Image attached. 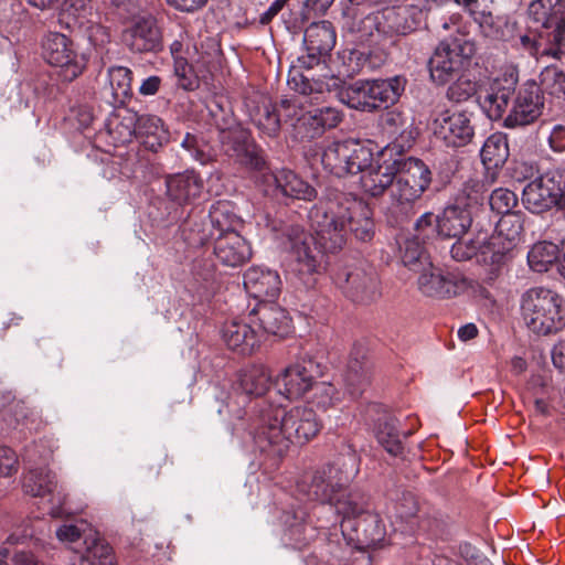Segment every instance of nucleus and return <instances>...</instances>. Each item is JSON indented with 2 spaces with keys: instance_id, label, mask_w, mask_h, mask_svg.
Instances as JSON below:
<instances>
[{
  "instance_id": "nucleus-41",
  "label": "nucleus",
  "mask_w": 565,
  "mask_h": 565,
  "mask_svg": "<svg viewBox=\"0 0 565 565\" xmlns=\"http://www.w3.org/2000/svg\"><path fill=\"white\" fill-rule=\"evenodd\" d=\"M181 234L184 242L192 247L203 246L214 241L210 223L196 217H190L183 223Z\"/></svg>"
},
{
  "instance_id": "nucleus-22",
  "label": "nucleus",
  "mask_w": 565,
  "mask_h": 565,
  "mask_svg": "<svg viewBox=\"0 0 565 565\" xmlns=\"http://www.w3.org/2000/svg\"><path fill=\"white\" fill-rule=\"evenodd\" d=\"M250 322L260 330L277 338H286L292 330L291 318L286 309L273 302H259L249 313Z\"/></svg>"
},
{
  "instance_id": "nucleus-64",
  "label": "nucleus",
  "mask_w": 565,
  "mask_h": 565,
  "mask_svg": "<svg viewBox=\"0 0 565 565\" xmlns=\"http://www.w3.org/2000/svg\"><path fill=\"white\" fill-rule=\"evenodd\" d=\"M435 225L437 226V217L431 212H426L416 221L415 230L425 238L435 231Z\"/></svg>"
},
{
  "instance_id": "nucleus-45",
  "label": "nucleus",
  "mask_w": 565,
  "mask_h": 565,
  "mask_svg": "<svg viewBox=\"0 0 565 565\" xmlns=\"http://www.w3.org/2000/svg\"><path fill=\"white\" fill-rule=\"evenodd\" d=\"M510 89L493 86L491 92H487L484 96H480L481 105L487 111L490 119H500L507 110Z\"/></svg>"
},
{
  "instance_id": "nucleus-57",
  "label": "nucleus",
  "mask_w": 565,
  "mask_h": 565,
  "mask_svg": "<svg viewBox=\"0 0 565 565\" xmlns=\"http://www.w3.org/2000/svg\"><path fill=\"white\" fill-rule=\"evenodd\" d=\"M403 263L405 266L409 267V269L416 271L419 267H425L429 262L418 243L407 242L403 255Z\"/></svg>"
},
{
  "instance_id": "nucleus-19",
  "label": "nucleus",
  "mask_w": 565,
  "mask_h": 565,
  "mask_svg": "<svg viewBox=\"0 0 565 565\" xmlns=\"http://www.w3.org/2000/svg\"><path fill=\"white\" fill-rule=\"evenodd\" d=\"M122 40L136 53L158 52L162 47V34L152 17L135 20L122 33Z\"/></svg>"
},
{
  "instance_id": "nucleus-42",
  "label": "nucleus",
  "mask_w": 565,
  "mask_h": 565,
  "mask_svg": "<svg viewBox=\"0 0 565 565\" xmlns=\"http://www.w3.org/2000/svg\"><path fill=\"white\" fill-rule=\"evenodd\" d=\"M558 256V247L550 242H540L532 246L527 254L530 267L537 273L548 270Z\"/></svg>"
},
{
  "instance_id": "nucleus-61",
  "label": "nucleus",
  "mask_w": 565,
  "mask_h": 565,
  "mask_svg": "<svg viewBox=\"0 0 565 565\" xmlns=\"http://www.w3.org/2000/svg\"><path fill=\"white\" fill-rule=\"evenodd\" d=\"M475 93V84L469 79L458 78L449 86L447 95L451 100L462 102Z\"/></svg>"
},
{
  "instance_id": "nucleus-27",
  "label": "nucleus",
  "mask_w": 565,
  "mask_h": 565,
  "mask_svg": "<svg viewBox=\"0 0 565 565\" xmlns=\"http://www.w3.org/2000/svg\"><path fill=\"white\" fill-rule=\"evenodd\" d=\"M381 122L383 129L399 141L401 147H411L417 137L413 116L403 109L395 108L386 111L382 115Z\"/></svg>"
},
{
  "instance_id": "nucleus-58",
  "label": "nucleus",
  "mask_w": 565,
  "mask_h": 565,
  "mask_svg": "<svg viewBox=\"0 0 565 565\" xmlns=\"http://www.w3.org/2000/svg\"><path fill=\"white\" fill-rule=\"evenodd\" d=\"M550 41L554 44V47L543 50L542 55L559 58L565 49V19L557 21Z\"/></svg>"
},
{
  "instance_id": "nucleus-29",
  "label": "nucleus",
  "mask_w": 565,
  "mask_h": 565,
  "mask_svg": "<svg viewBox=\"0 0 565 565\" xmlns=\"http://www.w3.org/2000/svg\"><path fill=\"white\" fill-rule=\"evenodd\" d=\"M471 224L470 211L459 205L447 206L441 215L437 216V232L448 238L461 237Z\"/></svg>"
},
{
  "instance_id": "nucleus-10",
  "label": "nucleus",
  "mask_w": 565,
  "mask_h": 565,
  "mask_svg": "<svg viewBox=\"0 0 565 565\" xmlns=\"http://www.w3.org/2000/svg\"><path fill=\"white\" fill-rule=\"evenodd\" d=\"M23 491L32 497L47 498L49 514L54 519H62L71 514L64 508L67 493L58 484L56 476L49 469H30L23 478Z\"/></svg>"
},
{
  "instance_id": "nucleus-47",
  "label": "nucleus",
  "mask_w": 565,
  "mask_h": 565,
  "mask_svg": "<svg viewBox=\"0 0 565 565\" xmlns=\"http://www.w3.org/2000/svg\"><path fill=\"white\" fill-rule=\"evenodd\" d=\"M547 191L551 193L554 206L565 210V169L553 168L542 174Z\"/></svg>"
},
{
  "instance_id": "nucleus-12",
  "label": "nucleus",
  "mask_w": 565,
  "mask_h": 565,
  "mask_svg": "<svg viewBox=\"0 0 565 565\" xmlns=\"http://www.w3.org/2000/svg\"><path fill=\"white\" fill-rule=\"evenodd\" d=\"M220 141L225 154L241 164L253 170H262L265 166L263 151L252 139L250 132L241 126L222 130Z\"/></svg>"
},
{
  "instance_id": "nucleus-2",
  "label": "nucleus",
  "mask_w": 565,
  "mask_h": 565,
  "mask_svg": "<svg viewBox=\"0 0 565 565\" xmlns=\"http://www.w3.org/2000/svg\"><path fill=\"white\" fill-rule=\"evenodd\" d=\"M321 428L322 423L312 408L295 406L287 411L280 405H266L259 408L254 441L260 452L281 458L291 444H307Z\"/></svg>"
},
{
  "instance_id": "nucleus-28",
  "label": "nucleus",
  "mask_w": 565,
  "mask_h": 565,
  "mask_svg": "<svg viewBox=\"0 0 565 565\" xmlns=\"http://www.w3.org/2000/svg\"><path fill=\"white\" fill-rule=\"evenodd\" d=\"M480 157L487 169L486 181L488 183L494 182L497 169L502 167L509 157L507 137L500 132L488 137L481 148Z\"/></svg>"
},
{
  "instance_id": "nucleus-15",
  "label": "nucleus",
  "mask_w": 565,
  "mask_h": 565,
  "mask_svg": "<svg viewBox=\"0 0 565 565\" xmlns=\"http://www.w3.org/2000/svg\"><path fill=\"white\" fill-rule=\"evenodd\" d=\"M337 34L329 21L311 23L305 31L306 54L298 57L300 67L310 70L318 65L333 50Z\"/></svg>"
},
{
  "instance_id": "nucleus-62",
  "label": "nucleus",
  "mask_w": 565,
  "mask_h": 565,
  "mask_svg": "<svg viewBox=\"0 0 565 565\" xmlns=\"http://www.w3.org/2000/svg\"><path fill=\"white\" fill-rule=\"evenodd\" d=\"M217 67V62L215 61V56L210 53H203L195 61V72L199 75L200 79L207 83L212 79L213 73Z\"/></svg>"
},
{
  "instance_id": "nucleus-59",
  "label": "nucleus",
  "mask_w": 565,
  "mask_h": 565,
  "mask_svg": "<svg viewBox=\"0 0 565 565\" xmlns=\"http://www.w3.org/2000/svg\"><path fill=\"white\" fill-rule=\"evenodd\" d=\"M277 109L280 118L284 117L286 120H302L307 124V119L305 117H308V114H302L298 99H282Z\"/></svg>"
},
{
  "instance_id": "nucleus-34",
  "label": "nucleus",
  "mask_w": 565,
  "mask_h": 565,
  "mask_svg": "<svg viewBox=\"0 0 565 565\" xmlns=\"http://www.w3.org/2000/svg\"><path fill=\"white\" fill-rule=\"evenodd\" d=\"M397 424L398 420L394 416L384 414L379 417L375 426L377 441L392 456H398L403 451V443Z\"/></svg>"
},
{
  "instance_id": "nucleus-8",
  "label": "nucleus",
  "mask_w": 565,
  "mask_h": 565,
  "mask_svg": "<svg viewBox=\"0 0 565 565\" xmlns=\"http://www.w3.org/2000/svg\"><path fill=\"white\" fill-rule=\"evenodd\" d=\"M42 56L50 65L60 68V75L66 82L77 78L85 68L84 58L77 53L73 41L58 32L44 36Z\"/></svg>"
},
{
  "instance_id": "nucleus-52",
  "label": "nucleus",
  "mask_w": 565,
  "mask_h": 565,
  "mask_svg": "<svg viewBox=\"0 0 565 565\" xmlns=\"http://www.w3.org/2000/svg\"><path fill=\"white\" fill-rule=\"evenodd\" d=\"M544 90L557 97H565V73L556 66H546L540 75Z\"/></svg>"
},
{
  "instance_id": "nucleus-17",
  "label": "nucleus",
  "mask_w": 565,
  "mask_h": 565,
  "mask_svg": "<svg viewBox=\"0 0 565 565\" xmlns=\"http://www.w3.org/2000/svg\"><path fill=\"white\" fill-rule=\"evenodd\" d=\"M434 134L446 146L459 148L472 140L475 129L466 111L446 110L434 120Z\"/></svg>"
},
{
  "instance_id": "nucleus-37",
  "label": "nucleus",
  "mask_w": 565,
  "mask_h": 565,
  "mask_svg": "<svg viewBox=\"0 0 565 565\" xmlns=\"http://www.w3.org/2000/svg\"><path fill=\"white\" fill-rule=\"evenodd\" d=\"M487 232L479 231L472 238L458 239L450 248L451 257L458 262L471 259L473 256L480 255L482 262L490 264V254L486 252Z\"/></svg>"
},
{
  "instance_id": "nucleus-11",
  "label": "nucleus",
  "mask_w": 565,
  "mask_h": 565,
  "mask_svg": "<svg viewBox=\"0 0 565 565\" xmlns=\"http://www.w3.org/2000/svg\"><path fill=\"white\" fill-rule=\"evenodd\" d=\"M341 532L349 545L358 550L382 546L386 527L381 516L370 511L358 520L341 522Z\"/></svg>"
},
{
  "instance_id": "nucleus-30",
  "label": "nucleus",
  "mask_w": 565,
  "mask_h": 565,
  "mask_svg": "<svg viewBox=\"0 0 565 565\" xmlns=\"http://www.w3.org/2000/svg\"><path fill=\"white\" fill-rule=\"evenodd\" d=\"M331 505L334 507L337 514L342 516L341 522L358 520L371 511L367 495L359 490L347 492L345 488L337 494Z\"/></svg>"
},
{
  "instance_id": "nucleus-38",
  "label": "nucleus",
  "mask_w": 565,
  "mask_h": 565,
  "mask_svg": "<svg viewBox=\"0 0 565 565\" xmlns=\"http://www.w3.org/2000/svg\"><path fill=\"white\" fill-rule=\"evenodd\" d=\"M86 545L78 565H117L113 548L95 534L85 536Z\"/></svg>"
},
{
  "instance_id": "nucleus-48",
  "label": "nucleus",
  "mask_w": 565,
  "mask_h": 565,
  "mask_svg": "<svg viewBox=\"0 0 565 565\" xmlns=\"http://www.w3.org/2000/svg\"><path fill=\"white\" fill-rule=\"evenodd\" d=\"M547 191L551 193L554 206L565 210V169L553 168L542 174Z\"/></svg>"
},
{
  "instance_id": "nucleus-35",
  "label": "nucleus",
  "mask_w": 565,
  "mask_h": 565,
  "mask_svg": "<svg viewBox=\"0 0 565 565\" xmlns=\"http://www.w3.org/2000/svg\"><path fill=\"white\" fill-rule=\"evenodd\" d=\"M522 202L525 209L532 213H542L554 206V201L545 186L542 174L524 186Z\"/></svg>"
},
{
  "instance_id": "nucleus-55",
  "label": "nucleus",
  "mask_w": 565,
  "mask_h": 565,
  "mask_svg": "<svg viewBox=\"0 0 565 565\" xmlns=\"http://www.w3.org/2000/svg\"><path fill=\"white\" fill-rule=\"evenodd\" d=\"M518 199L514 192L508 189H495L492 191L489 203L493 211L507 215L512 214L511 210L516 205Z\"/></svg>"
},
{
  "instance_id": "nucleus-4",
  "label": "nucleus",
  "mask_w": 565,
  "mask_h": 565,
  "mask_svg": "<svg viewBox=\"0 0 565 565\" xmlns=\"http://www.w3.org/2000/svg\"><path fill=\"white\" fill-rule=\"evenodd\" d=\"M356 472L354 457L342 456L315 471L305 473L297 482V491L309 501L331 504Z\"/></svg>"
},
{
  "instance_id": "nucleus-18",
  "label": "nucleus",
  "mask_w": 565,
  "mask_h": 565,
  "mask_svg": "<svg viewBox=\"0 0 565 565\" xmlns=\"http://www.w3.org/2000/svg\"><path fill=\"white\" fill-rule=\"evenodd\" d=\"M316 369L312 360H300L288 365L276 380L279 393L288 399L302 397L315 385Z\"/></svg>"
},
{
  "instance_id": "nucleus-25",
  "label": "nucleus",
  "mask_w": 565,
  "mask_h": 565,
  "mask_svg": "<svg viewBox=\"0 0 565 565\" xmlns=\"http://www.w3.org/2000/svg\"><path fill=\"white\" fill-rule=\"evenodd\" d=\"M253 322L234 319L224 324L222 335L226 345L241 354H250L260 343V335Z\"/></svg>"
},
{
  "instance_id": "nucleus-20",
  "label": "nucleus",
  "mask_w": 565,
  "mask_h": 565,
  "mask_svg": "<svg viewBox=\"0 0 565 565\" xmlns=\"http://www.w3.org/2000/svg\"><path fill=\"white\" fill-rule=\"evenodd\" d=\"M398 159L376 160L360 178L362 191L371 198H381L394 188Z\"/></svg>"
},
{
  "instance_id": "nucleus-26",
  "label": "nucleus",
  "mask_w": 565,
  "mask_h": 565,
  "mask_svg": "<svg viewBox=\"0 0 565 565\" xmlns=\"http://www.w3.org/2000/svg\"><path fill=\"white\" fill-rule=\"evenodd\" d=\"M128 120L134 124V129L129 131V137L136 135L142 138L145 146L151 151H157L168 140V130L159 117L154 115L138 116L136 113H132L129 115Z\"/></svg>"
},
{
  "instance_id": "nucleus-31",
  "label": "nucleus",
  "mask_w": 565,
  "mask_h": 565,
  "mask_svg": "<svg viewBox=\"0 0 565 565\" xmlns=\"http://www.w3.org/2000/svg\"><path fill=\"white\" fill-rule=\"evenodd\" d=\"M276 189L285 196L311 201L317 196V191L306 181L290 170H280L271 174Z\"/></svg>"
},
{
  "instance_id": "nucleus-21",
  "label": "nucleus",
  "mask_w": 565,
  "mask_h": 565,
  "mask_svg": "<svg viewBox=\"0 0 565 565\" xmlns=\"http://www.w3.org/2000/svg\"><path fill=\"white\" fill-rule=\"evenodd\" d=\"M246 291L260 302L276 299L281 291L280 276L276 270L263 266H252L244 273Z\"/></svg>"
},
{
  "instance_id": "nucleus-13",
  "label": "nucleus",
  "mask_w": 565,
  "mask_h": 565,
  "mask_svg": "<svg viewBox=\"0 0 565 565\" xmlns=\"http://www.w3.org/2000/svg\"><path fill=\"white\" fill-rule=\"evenodd\" d=\"M337 284L344 295L354 302L374 301L379 292V282L373 270L362 265H351L337 274Z\"/></svg>"
},
{
  "instance_id": "nucleus-49",
  "label": "nucleus",
  "mask_w": 565,
  "mask_h": 565,
  "mask_svg": "<svg viewBox=\"0 0 565 565\" xmlns=\"http://www.w3.org/2000/svg\"><path fill=\"white\" fill-rule=\"evenodd\" d=\"M371 372V363L362 354L361 359L356 356L350 359L345 379L350 386L359 390L370 382Z\"/></svg>"
},
{
  "instance_id": "nucleus-9",
  "label": "nucleus",
  "mask_w": 565,
  "mask_h": 565,
  "mask_svg": "<svg viewBox=\"0 0 565 565\" xmlns=\"http://www.w3.org/2000/svg\"><path fill=\"white\" fill-rule=\"evenodd\" d=\"M523 234V221L519 214L502 215L492 235L487 234L486 252L490 254V265L497 270L512 258Z\"/></svg>"
},
{
  "instance_id": "nucleus-33",
  "label": "nucleus",
  "mask_w": 565,
  "mask_h": 565,
  "mask_svg": "<svg viewBox=\"0 0 565 565\" xmlns=\"http://www.w3.org/2000/svg\"><path fill=\"white\" fill-rule=\"evenodd\" d=\"M209 223L214 236H218L220 234L225 235L228 232H237L241 218L234 212L231 202L218 201L210 209Z\"/></svg>"
},
{
  "instance_id": "nucleus-40",
  "label": "nucleus",
  "mask_w": 565,
  "mask_h": 565,
  "mask_svg": "<svg viewBox=\"0 0 565 565\" xmlns=\"http://www.w3.org/2000/svg\"><path fill=\"white\" fill-rule=\"evenodd\" d=\"M107 78L114 102L124 104L132 93V72L125 66H113L107 71Z\"/></svg>"
},
{
  "instance_id": "nucleus-23",
  "label": "nucleus",
  "mask_w": 565,
  "mask_h": 565,
  "mask_svg": "<svg viewBox=\"0 0 565 565\" xmlns=\"http://www.w3.org/2000/svg\"><path fill=\"white\" fill-rule=\"evenodd\" d=\"M213 254L221 265L238 267L250 259L252 248L238 232H228L214 236Z\"/></svg>"
},
{
  "instance_id": "nucleus-5",
  "label": "nucleus",
  "mask_w": 565,
  "mask_h": 565,
  "mask_svg": "<svg viewBox=\"0 0 565 565\" xmlns=\"http://www.w3.org/2000/svg\"><path fill=\"white\" fill-rule=\"evenodd\" d=\"M476 54V44L468 33L446 38L436 46L428 61L429 74L438 85L459 77Z\"/></svg>"
},
{
  "instance_id": "nucleus-6",
  "label": "nucleus",
  "mask_w": 565,
  "mask_h": 565,
  "mask_svg": "<svg viewBox=\"0 0 565 565\" xmlns=\"http://www.w3.org/2000/svg\"><path fill=\"white\" fill-rule=\"evenodd\" d=\"M405 89V79L395 76L387 79L358 81L340 93L341 102L350 108L373 113L397 103Z\"/></svg>"
},
{
  "instance_id": "nucleus-3",
  "label": "nucleus",
  "mask_w": 565,
  "mask_h": 565,
  "mask_svg": "<svg viewBox=\"0 0 565 565\" xmlns=\"http://www.w3.org/2000/svg\"><path fill=\"white\" fill-rule=\"evenodd\" d=\"M521 316L532 333L554 335L565 329V298L550 288H530L521 298Z\"/></svg>"
},
{
  "instance_id": "nucleus-32",
  "label": "nucleus",
  "mask_w": 565,
  "mask_h": 565,
  "mask_svg": "<svg viewBox=\"0 0 565 565\" xmlns=\"http://www.w3.org/2000/svg\"><path fill=\"white\" fill-rule=\"evenodd\" d=\"M379 24L384 33L406 35L417 29L418 21L412 8H391L383 12V22Z\"/></svg>"
},
{
  "instance_id": "nucleus-24",
  "label": "nucleus",
  "mask_w": 565,
  "mask_h": 565,
  "mask_svg": "<svg viewBox=\"0 0 565 565\" xmlns=\"http://www.w3.org/2000/svg\"><path fill=\"white\" fill-rule=\"evenodd\" d=\"M167 195L182 205L196 200L203 190V180L193 170L166 177Z\"/></svg>"
},
{
  "instance_id": "nucleus-53",
  "label": "nucleus",
  "mask_w": 565,
  "mask_h": 565,
  "mask_svg": "<svg viewBox=\"0 0 565 565\" xmlns=\"http://www.w3.org/2000/svg\"><path fill=\"white\" fill-rule=\"evenodd\" d=\"M288 86L301 95L321 94L326 89L324 83L321 81H310L295 67L289 72Z\"/></svg>"
},
{
  "instance_id": "nucleus-14",
  "label": "nucleus",
  "mask_w": 565,
  "mask_h": 565,
  "mask_svg": "<svg viewBox=\"0 0 565 565\" xmlns=\"http://www.w3.org/2000/svg\"><path fill=\"white\" fill-rule=\"evenodd\" d=\"M417 284L423 295L437 299L455 297L469 287L465 277L454 273H445L431 263H427L423 267Z\"/></svg>"
},
{
  "instance_id": "nucleus-16",
  "label": "nucleus",
  "mask_w": 565,
  "mask_h": 565,
  "mask_svg": "<svg viewBox=\"0 0 565 565\" xmlns=\"http://www.w3.org/2000/svg\"><path fill=\"white\" fill-rule=\"evenodd\" d=\"M543 107L544 97L540 86L535 82H526L519 88L504 126L514 128L530 125L541 116Z\"/></svg>"
},
{
  "instance_id": "nucleus-54",
  "label": "nucleus",
  "mask_w": 565,
  "mask_h": 565,
  "mask_svg": "<svg viewBox=\"0 0 565 565\" xmlns=\"http://www.w3.org/2000/svg\"><path fill=\"white\" fill-rule=\"evenodd\" d=\"M195 62L189 64L182 56H177L174 61V74L178 77L179 85L186 89L193 90L199 86L201 81L195 72Z\"/></svg>"
},
{
  "instance_id": "nucleus-1",
  "label": "nucleus",
  "mask_w": 565,
  "mask_h": 565,
  "mask_svg": "<svg viewBox=\"0 0 565 565\" xmlns=\"http://www.w3.org/2000/svg\"><path fill=\"white\" fill-rule=\"evenodd\" d=\"M310 220L317 237L300 227H291L288 237L295 257V273L307 288L316 285L322 250L341 249L349 232L362 242L371 241L374 235L373 210L362 198L352 193L330 190L310 211Z\"/></svg>"
},
{
  "instance_id": "nucleus-46",
  "label": "nucleus",
  "mask_w": 565,
  "mask_h": 565,
  "mask_svg": "<svg viewBox=\"0 0 565 565\" xmlns=\"http://www.w3.org/2000/svg\"><path fill=\"white\" fill-rule=\"evenodd\" d=\"M470 15L479 24L484 36L492 40H504L502 22L492 14V4L475 10Z\"/></svg>"
},
{
  "instance_id": "nucleus-7",
  "label": "nucleus",
  "mask_w": 565,
  "mask_h": 565,
  "mask_svg": "<svg viewBox=\"0 0 565 565\" xmlns=\"http://www.w3.org/2000/svg\"><path fill=\"white\" fill-rule=\"evenodd\" d=\"M430 183L431 171L423 160L414 157L398 159L396 181L391 190L392 205L401 211L412 207Z\"/></svg>"
},
{
  "instance_id": "nucleus-56",
  "label": "nucleus",
  "mask_w": 565,
  "mask_h": 565,
  "mask_svg": "<svg viewBox=\"0 0 565 565\" xmlns=\"http://www.w3.org/2000/svg\"><path fill=\"white\" fill-rule=\"evenodd\" d=\"M311 390H313L312 403H315L317 407L326 411L333 406L337 390L332 384L326 382L317 383V381H315V385Z\"/></svg>"
},
{
  "instance_id": "nucleus-60",
  "label": "nucleus",
  "mask_w": 565,
  "mask_h": 565,
  "mask_svg": "<svg viewBox=\"0 0 565 565\" xmlns=\"http://www.w3.org/2000/svg\"><path fill=\"white\" fill-rule=\"evenodd\" d=\"M396 512L401 519L408 520L418 512V501L411 492H404L395 505Z\"/></svg>"
},
{
  "instance_id": "nucleus-36",
  "label": "nucleus",
  "mask_w": 565,
  "mask_h": 565,
  "mask_svg": "<svg viewBox=\"0 0 565 565\" xmlns=\"http://www.w3.org/2000/svg\"><path fill=\"white\" fill-rule=\"evenodd\" d=\"M348 158L349 139L333 141L323 148L321 163L324 170L338 178H342L347 175Z\"/></svg>"
},
{
  "instance_id": "nucleus-39",
  "label": "nucleus",
  "mask_w": 565,
  "mask_h": 565,
  "mask_svg": "<svg viewBox=\"0 0 565 565\" xmlns=\"http://www.w3.org/2000/svg\"><path fill=\"white\" fill-rule=\"evenodd\" d=\"M270 373L262 365L244 370L239 375V386L247 395L262 396L270 386Z\"/></svg>"
},
{
  "instance_id": "nucleus-43",
  "label": "nucleus",
  "mask_w": 565,
  "mask_h": 565,
  "mask_svg": "<svg viewBox=\"0 0 565 565\" xmlns=\"http://www.w3.org/2000/svg\"><path fill=\"white\" fill-rule=\"evenodd\" d=\"M375 163L373 151L358 140L349 139L347 174H363Z\"/></svg>"
},
{
  "instance_id": "nucleus-44",
  "label": "nucleus",
  "mask_w": 565,
  "mask_h": 565,
  "mask_svg": "<svg viewBox=\"0 0 565 565\" xmlns=\"http://www.w3.org/2000/svg\"><path fill=\"white\" fill-rule=\"evenodd\" d=\"M181 146L195 161L201 164L211 163L216 158L215 149L203 136L188 132L184 136Z\"/></svg>"
},
{
  "instance_id": "nucleus-51",
  "label": "nucleus",
  "mask_w": 565,
  "mask_h": 565,
  "mask_svg": "<svg viewBox=\"0 0 565 565\" xmlns=\"http://www.w3.org/2000/svg\"><path fill=\"white\" fill-rule=\"evenodd\" d=\"M258 130L267 137H276L280 130V115L277 108L264 106L253 119Z\"/></svg>"
},
{
  "instance_id": "nucleus-50",
  "label": "nucleus",
  "mask_w": 565,
  "mask_h": 565,
  "mask_svg": "<svg viewBox=\"0 0 565 565\" xmlns=\"http://www.w3.org/2000/svg\"><path fill=\"white\" fill-rule=\"evenodd\" d=\"M305 118L317 135L322 134L327 128L335 127L342 120L340 111L331 107L317 109L313 113L310 111L308 117Z\"/></svg>"
},
{
  "instance_id": "nucleus-63",
  "label": "nucleus",
  "mask_w": 565,
  "mask_h": 565,
  "mask_svg": "<svg viewBox=\"0 0 565 565\" xmlns=\"http://www.w3.org/2000/svg\"><path fill=\"white\" fill-rule=\"evenodd\" d=\"M18 470V458L9 447H0V477H8Z\"/></svg>"
}]
</instances>
